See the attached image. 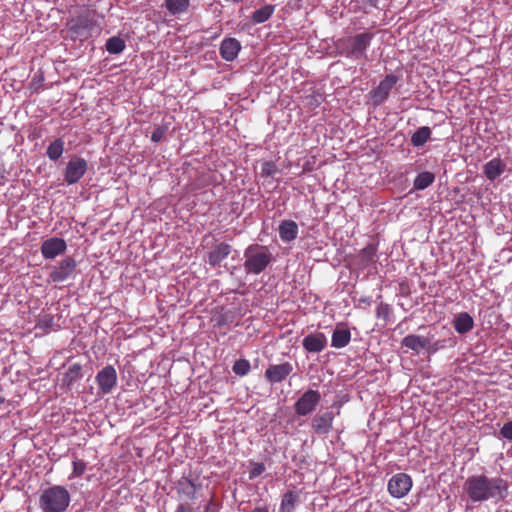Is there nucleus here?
<instances>
[{"instance_id":"nucleus-1","label":"nucleus","mask_w":512,"mask_h":512,"mask_svg":"<svg viewBox=\"0 0 512 512\" xmlns=\"http://www.w3.org/2000/svg\"><path fill=\"white\" fill-rule=\"evenodd\" d=\"M508 488L507 480L501 477L489 478L484 474L472 475L464 483V490L471 502L504 500L508 495Z\"/></svg>"},{"instance_id":"nucleus-2","label":"nucleus","mask_w":512,"mask_h":512,"mask_svg":"<svg viewBox=\"0 0 512 512\" xmlns=\"http://www.w3.org/2000/svg\"><path fill=\"white\" fill-rule=\"evenodd\" d=\"M97 10L90 7L82 8L77 15L70 18L67 23L69 37L73 40L85 41L92 36L95 28H99Z\"/></svg>"},{"instance_id":"nucleus-3","label":"nucleus","mask_w":512,"mask_h":512,"mask_svg":"<svg viewBox=\"0 0 512 512\" xmlns=\"http://www.w3.org/2000/svg\"><path fill=\"white\" fill-rule=\"evenodd\" d=\"M70 501L68 490L63 486L55 485L43 491L39 506L43 512H64Z\"/></svg>"},{"instance_id":"nucleus-4","label":"nucleus","mask_w":512,"mask_h":512,"mask_svg":"<svg viewBox=\"0 0 512 512\" xmlns=\"http://www.w3.org/2000/svg\"><path fill=\"white\" fill-rule=\"evenodd\" d=\"M244 268L247 273L260 274L271 262V254L257 246L250 245L244 252Z\"/></svg>"},{"instance_id":"nucleus-5","label":"nucleus","mask_w":512,"mask_h":512,"mask_svg":"<svg viewBox=\"0 0 512 512\" xmlns=\"http://www.w3.org/2000/svg\"><path fill=\"white\" fill-rule=\"evenodd\" d=\"M373 34L363 32L347 39L346 56L353 59L366 58V50L370 46Z\"/></svg>"},{"instance_id":"nucleus-6","label":"nucleus","mask_w":512,"mask_h":512,"mask_svg":"<svg viewBox=\"0 0 512 512\" xmlns=\"http://www.w3.org/2000/svg\"><path fill=\"white\" fill-rule=\"evenodd\" d=\"M77 263L74 258L66 257L53 266L49 279L54 283H61L69 279L75 272Z\"/></svg>"},{"instance_id":"nucleus-7","label":"nucleus","mask_w":512,"mask_h":512,"mask_svg":"<svg viewBox=\"0 0 512 512\" xmlns=\"http://www.w3.org/2000/svg\"><path fill=\"white\" fill-rule=\"evenodd\" d=\"M412 488V479L406 473L393 475L388 482L389 494L397 499L406 496Z\"/></svg>"},{"instance_id":"nucleus-8","label":"nucleus","mask_w":512,"mask_h":512,"mask_svg":"<svg viewBox=\"0 0 512 512\" xmlns=\"http://www.w3.org/2000/svg\"><path fill=\"white\" fill-rule=\"evenodd\" d=\"M320 400L321 395L318 391L312 389L305 391L294 405L296 414L298 416H306L312 413Z\"/></svg>"},{"instance_id":"nucleus-9","label":"nucleus","mask_w":512,"mask_h":512,"mask_svg":"<svg viewBox=\"0 0 512 512\" xmlns=\"http://www.w3.org/2000/svg\"><path fill=\"white\" fill-rule=\"evenodd\" d=\"M87 161L81 157L72 158L66 166L64 180L68 185L77 183L87 172Z\"/></svg>"},{"instance_id":"nucleus-10","label":"nucleus","mask_w":512,"mask_h":512,"mask_svg":"<svg viewBox=\"0 0 512 512\" xmlns=\"http://www.w3.org/2000/svg\"><path fill=\"white\" fill-rule=\"evenodd\" d=\"M398 82V77L394 74H388L385 76L383 80L380 81L378 86L373 89L370 92L371 99L374 103V105H381L383 104L389 94L392 88L395 86V84Z\"/></svg>"},{"instance_id":"nucleus-11","label":"nucleus","mask_w":512,"mask_h":512,"mask_svg":"<svg viewBox=\"0 0 512 512\" xmlns=\"http://www.w3.org/2000/svg\"><path fill=\"white\" fill-rule=\"evenodd\" d=\"M96 383L101 394H109L117 384V372L112 365L102 368L96 375Z\"/></svg>"},{"instance_id":"nucleus-12","label":"nucleus","mask_w":512,"mask_h":512,"mask_svg":"<svg viewBox=\"0 0 512 512\" xmlns=\"http://www.w3.org/2000/svg\"><path fill=\"white\" fill-rule=\"evenodd\" d=\"M401 345L406 347L417 354L420 350H427L429 353H434L439 349L438 343H431L429 338L420 335H408L401 341Z\"/></svg>"},{"instance_id":"nucleus-13","label":"nucleus","mask_w":512,"mask_h":512,"mask_svg":"<svg viewBox=\"0 0 512 512\" xmlns=\"http://www.w3.org/2000/svg\"><path fill=\"white\" fill-rule=\"evenodd\" d=\"M67 249L64 239L51 237L45 240L41 245V254L45 259H54L58 255L63 254Z\"/></svg>"},{"instance_id":"nucleus-14","label":"nucleus","mask_w":512,"mask_h":512,"mask_svg":"<svg viewBox=\"0 0 512 512\" xmlns=\"http://www.w3.org/2000/svg\"><path fill=\"white\" fill-rule=\"evenodd\" d=\"M293 371V366L289 362L269 365L265 371V378L268 382L280 383L285 380Z\"/></svg>"},{"instance_id":"nucleus-15","label":"nucleus","mask_w":512,"mask_h":512,"mask_svg":"<svg viewBox=\"0 0 512 512\" xmlns=\"http://www.w3.org/2000/svg\"><path fill=\"white\" fill-rule=\"evenodd\" d=\"M231 250L232 247L225 242L214 245L207 255L208 264L214 268L219 267L222 261L229 256Z\"/></svg>"},{"instance_id":"nucleus-16","label":"nucleus","mask_w":512,"mask_h":512,"mask_svg":"<svg viewBox=\"0 0 512 512\" xmlns=\"http://www.w3.org/2000/svg\"><path fill=\"white\" fill-rule=\"evenodd\" d=\"M333 421V412L326 411L313 417L311 427L316 434L326 435L332 429Z\"/></svg>"},{"instance_id":"nucleus-17","label":"nucleus","mask_w":512,"mask_h":512,"mask_svg":"<svg viewBox=\"0 0 512 512\" xmlns=\"http://www.w3.org/2000/svg\"><path fill=\"white\" fill-rule=\"evenodd\" d=\"M241 50V44L236 38H224L220 44V56L226 61H233L237 58Z\"/></svg>"},{"instance_id":"nucleus-18","label":"nucleus","mask_w":512,"mask_h":512,"mask_svg":"<svg viewBox=\"0 0 512 512\" xmlns=\"http://www.w3.org/2000/svg\"><path fill=\"white\" fill-rule=\"evenodd\" d=\"M303 348L310 353H319L327 345L326 336L321 333L309 334L302 341Z\"/></svg>"},{"instance_id":"nucleus-19","label":"nucleus","mask_w":512,"mask_h":512,"mask_svg":"<svg viewBox=\"0 0 512 512\" xmlns=\"http://www.w3.org/2000/svg\"><path fill=\"white\" fill-rule=\"evenodd\" d=\"M351 340V333L343 324H337L331 337V346L337 349L346 347Z\"/></svg>"},{"instance_id":"nucleus-20","label":"nucleus","mask_w":512,"mask_h":512,"mask_svg":"<svg viewBox=\"0 0 512 512\" xmlns=\"http://www.w3.org/2000/svg\"><path fill=\"white\" fill-rule=\"evenodd\" d=\"M505 169L506 165L500 158H493L484 165L483 173L488 180L494 181L504 173Z\"/></svg>"},{"instance_id":"nucleus-21","label":"nucleus","mask_w":512,"mask_h":512,"mask_svg":"<svg viewBox=\"0 0 512 512\" xmlns=\"http://www.w3.org/2000/svg\"><path fill=\"white\" fill-rule=\"evenodd\" d=\"M279 235L282 241L291 242L297 238L298 226L292 220H284L279 225Z\"/></svg>"},{"instance_id":"nucleus-22","label":"nucleus","mask_w":512,"mask_h":512,"mask_svg":"<svg viewBox=\"0 0 512 512\" xmlns=\"http://www.w3.org/2000/svg\"><path fill=\"white\" fill-rule=\"evenodd\" d=\"M453 326L459 334H466L473 329L474 320L467 312H462L455 317Z\"/></svg>"},{"instance_id":"nucleus-23","label":"nucleus","mask_w":512,"mask_h":512,"mask_svg":"<svg viewBox=\"0 0 512 512\" xmlns=\"http://www.w3.org/2000/svg\"><path fill=\"white\" fill-rule=\"evenodd\" d=\"M275 11V6L266 4L252 13V21L255 24H261L268 21Z\"/></svg>"},{"instance_id":"nucleus-24","label":"nucleus","mask_w":512,"mask_h":512,"mask_svg":"<svg viewBox=\"0 0 512 512\" xmlns=\"http://www.w3.org/2000/svg\"><path fill=\"white\" fill-rule=\"evenodd\" d=\"M82 377V366L79 363H74L67 371L64 373L63 376V383L71 387L76 381H78Z\"/></svg>"},{"instance_id":"nucleus-25","label":"nucleus","mask_w":512,"mask_h":512,"mask_svg":"<svg viewBox=\"0 0 512 512\" xmlns=\"http://www.w3.org/2000/svg\"><path fill=\"white\" fill-rule=\"evenodd\" d=\"M165 8L172 15L184 13L190 6V0H165Z\"/></svg>"},{"instance_id":"nucleus-26","label":"nucleus","mask_w":512,"mask_h":512,"mask_svg":"<svg viewBox=\"0 0 512 512\" xmlns=\"http://www.w3.org/2000/svg\"><path fill=\"white\" fill-rule=\"evenodd\" d=\"M298 501V495L292 490L283 494L279 512H293Z\"/></svg>"},{"instance_id":"nucleus-27","label":"nucleus","mask_w":512,"mask_h":512,"mask_svg":"<svg viewBox=\"0 0 512 512\" xmlns=\"http://www.w3.org/2000/svg\"><path fill=\"white\" fill-rule=\"evenodd\" d=\"M430 136L431 129L428 126H422L411 136V144L414 147H421L430 139Z\"/></svg>"},{"instance_id":"nucleus-28","label":"nucleus","mask_w":512,"mask_h":512,"mask_svg":"<svg viewBox=\"0 0 512 512\" xmlns=\"http://www.w3.org/2000/svg\"><path fill=\"white\" fill-rule=\"evenodd\" d=\"M375 255L376 248L373 245L366 246L360 251L358 255L359 265L362 268L368 267L371 263L374 262Z\"/></svg>"},{"instance_id":"nucleus-29","label":"nucleus","mask_w":512,"mask_h":512,"mask_svg":"<svg viewBox=\"0 0 512 512\" xmlns=\"http://www.w3.org/2000/svg\"><path fill=\"white\" fill-rule=\"evenodd\" d=\"M435 180V175L432 172L425 171L419 173L414 180V188L416 190H424L429 187Z\"/></svg>"},{"instance_id":"nucleus-30","label":"nucleus","mask_w":512,"mask_h":512,"mask_svg":"<svg viewBox=\"0 0 512 512\" xmlns=\"http://www.w3.org/2000/svg\"><path fill=\"white\" fill-rule=\"evenodd\" d=\"M64 151V141L61 138L54 140L47 148V156L50 160H58Z\"/></svg>"},{"instance_id":"nucleus-31","label":"nucleus","mask_w":512,"mask_h":512,"mask_svg":"<svg viewBox=\"0 0 512 512\" xmlns=\"http://www.w3.org/2000/svg\"><path fill=\"white\" fill-rule=\"evenodd\" d=\"M125 49V42L122 38L113 36L106 42V50L110 54H119Z\"/></svg>"},{"instance_id":"nucleus-32","label":"nucleus","mask_w":512,"mask_h":512,"mask_svg":"<svg viewBox=\"0 0 512 512\" xmlns=\"http://www.w3.org/2000/svg\"><path fill=\"white\" fill-rule=\"evenodd\" d=\"M73 458L72 473L68 477L70 480L81 477L87 469V463L82 459H78L75 453L73 454Z\"/></svg>"},{"instance_id":"nucleus-33","label":"nucleus","mask_w":512,"mask_h":512,"mask_svg":"<svg viewBox=\"0 0 512 512\" xmlns=\"http://www.w3.org/2000/svg\"><path fill=\"white\" fill-rule=\"evenodd\" d=\"M181 492L188 498V499H195L196 498V491L198 486L190 479H184L183 481L179 482Z\"/></svg>"},{"instance_id":"nucleus-34","label":"nucleus","mask_w":512,"mask_h":512,"mask_svg":"<svg viewBox=\"0 0 512 512\" xmlns=\"http://www.w3.org/2000/svg\"><path fill=\"white\" fill-rule=\"evenodd\" d=\"M232 370L238 376H246L251 370L250 362L247 359L236 360L232 366Z\"/></svg>"},{"instance_id":"nucleus-35","label":"nucleus","mask_w":512,"mask_h":512,"mask_svg":"<svg viewBox=\"0 0 512 512\" xmlns=\"http://www.w3.org/2000/svg\"><path fill=\"white\" fill-rule=\"evenodd\" d=\"M278 172L277 165L273 161H265L262 164L261 174L266 177L274 176Z\"/></svg>"},{"instance_id":"nucleus-36","label":"nucleus","mask_w":512,"mask_h":512,"mask_svg":"<svg viewBox=\"0 0 512 512\" xmlns=\"http://www.w3.org/2000/svg\"><path fill=\"white\" fill-rule=\"evenodd\" d=\"M265 471V465L260 462H252L250 464L249 479H255Z\"/></svg>"},{"instance_id":"nucleus-37","label":"nucleus","mask_w":512,"mask_h":512,"mask_svg":"<svg viewBox=\"0 0 512 512\" xmlns=\"http://www.w3.org/2000/svg\"><path fill=\"white\" fill-rule=\"evenodd\" d=\"M167 131H168L167 125L163 124V125L157 126L154 129V131L152 132L151 140L155 143L160 142L164 138Z\"/></svg>"},{"instance_id":"nucleus-38","label":"nucleus","mask_w":512,"mask_h":512,"mask_svg":"<svg viewBox=\"0 0 512 512\" xmlns=\"http://www.w3.org/2000/svg\"><path fill=\"white\" fill-rule=\"evenodd\" d=\"M54 325V318L53 316L47 314L42 316L38 321V326L40 328H51Z\"/></svg>"},{"instance_id":"nucleus-39","label":"nucleus","mask_w":512,"mask_h":512,"mask_svg":"<svg viewBox=\"0 0 512 512\" xmlns=\"http://www.w3.org/2000/svg\"><path fill=\"white\" fill-rule=\"evenodd\" d=\"M500 434L503 438L512 441V421H509L503 425L500 430Z\"/></svg>"},{"instance_id":"nucleus-40","label":"nucleus","mask_w":512,"mask_h":512,"mask_svg":"<svg viewBox=\"0 0 512 512\" xmlns=\"http://www.w3.org/2000/svg\"><path fill=\"white\" fill-rule=\"evenodd\" d=\"M390 314V309L387 304H381L377 309V316L387 318Z\"/></svg>"},{"instance_id":"nucleus-41","label":"nucleus","mask_w":512,"mask_h":512,"mask_svg":"<svg viewBox=\"0 0 512 512\" xmlns=\"http://www.w3.org/2000/svg\"><path fill=\"white\" fill-rule=\"evenodd\" d=\"M175 512H193V509L188 505L180 504Z\"/></svg>"},{"instance_id":"nucleus-42","label":"nucleus","mask_w":512,"mask_h":512,"mask_svg":"<svg viewBox=\"0 0 512 512\" xmlns=\"http://www.w3.org/2000/svg\"><path fill=\"white\" fill-rule=\"evenodd\" d=\"M250 512H269L267 507H255Z\"/></svg>"},{"instance_id":"nucleus-43","label":"nucleus","mask_w":512,"mask_h":512,"mask_svg":"<svg viewBox=\"0 0 512 512\" xmlns=\"http://www.w3.org/2000/svg\"><path fill=\"white\" fill-rule=\"evenodd\" d=\"M372 7L377 8L378 7V1L379 0H366Z\"/></svg>"},{"instance_id":"nucleus-44","label":"nucleus","mask_w":512,"mask_h":512,"mask_svg":"<svg viewBox=\"0 0 512 512\" xmlns=\"http://www.w3.org/2000/svg\"><path fill=\"white\" fill-rule=\"evenodd\" d=\"M5 402V398L0 396V405L3 404Z\"/></svg>"}]
</instances>
